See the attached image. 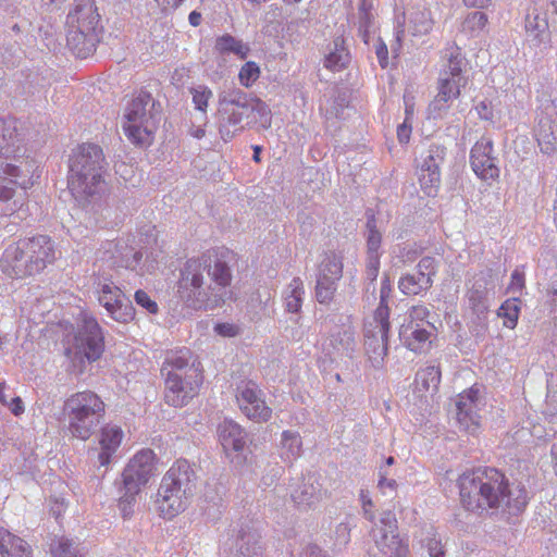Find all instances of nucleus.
<instances>
[{
	"instance_id": "nucleus-15",
	"label": "nucleus",
	"mask_w": 557,
	"mask_h": 557,
	"mask_svg": "<svg viewBox=\"0 0 557 557\" xmlns=\"http://www.w3.org/2000/svg\"><path fill=\"white\" fill-rule=\"evenodd\" d=\"M21 247L28 260L32 275L41 273L48 264L55 260V249L49 236L38 235L30 238L20 239Z\"/></svg>"
},
{
	"instance_id": "nucleus-13",
	"label": "nucleus",
	"mask_w": 557,
	"mask_h": 557,
	"mask_svg": "<svg viewBox=\"0 0 557 557\" xmlns=\"http://www.w3.org/2000/svg\"><path fill=\"white\" fill-rule=\"evenodd\" d=\"M481 387L478 384L458 395L456 401V419L459 429L468 434L475 435L481 429L482 417L479 413V399Z\"/></svg>"
},
{
	"instance_id": "nucleus-34",
	"label": "nucleus",
	"mask_w": 557,
	"mask_h": 557,
	"mask_svg": "<svg viewBox=\"0 0 557 557\" xmlns=\"http://www.w3.org/2000/svg\"><path fill=\"white\" fill-rule=\"evenodd\" d=\"M525 30L534 38H539L548 32V21L546 15L536 8L529 10L525 17Z\"/></svg>"
},
{
	"instance_id": "nucleus-64",
	"label": "nucleus",
	"mask_w": 557,
	"mask_h": 557,
	"mask_svg": "<svg viewBox=\"0 0 557 557\" xmlns=\"http://www.w3.org/2000/svg\"><path fill=\"white\" fill-rule=\"evenodd\" d=\"M202 16L198 11H191L188 15V22L191 26L197 27L201 24Z\"/></svg>"
},
{
	"instance_id": "nucleus-27",
	"label": "nucleus",
	"mask_w": 557,
	"mask_h": 557,
	"mask_svg": "<svg viewBox=\"0 0 557 557\" xmlns=\"http://www.w3.org/2000/svg\"><path fill=\"white\" fill-rule=\"evenodd\" d=\"M0 555L1 557H33L28 543L0 527Z\"/></svg>"
},
{
	"instance_id": "nucleus-11",
	"label": "nucleus",
	"mask_w": 557,
	"mask_h": 557,
	"mask_svg": "<svg viewBox=\"0 0 557 557\" xmlns=\"http://www.w3.org/2000/svg\"><path fill=\"white\" fill-rule=\"evenodd\" d=\"M97 293L99 302L113 320L120 323H129L134 320L135 308L121 288L114 285L111 280L99 281Z\"/></svg>"
},
{
	"instance_id": "nucleus-2",
	"label": "nucleus",
	"mask_w": 557,
	"mask_h": 557,
	"mask_svg": "<svg viewBox=\"0 0 557 557\" xmlns=\"http://www.w3.org/2000/svg\"><path fill=\"white\" fill-rule=\"evenodd\" d=\"M203 264L200 260L191 259L185 264L178 283V295L186 306L199 309H213L224 302L226 287L231 284L232 275L226 263L218 259L209 275L215 287H202Z\"/></svg>"
},
{
	"instance_id": "nucleus-32",
	"label": "nucleus",
	"mask_w": 557,
	"mask_h": 557,
	"mask_svg": "<svg viewBox=\"0 0 557 557\" xmlns=\"http://www.w3.org/2000/svg\"><path fill=\"white\" fill-rule=\"evenodd\" d=\"M343 263L342 260L335 255H330L324 258L319 268V278L326 282L335 283L342 277Z\"/></svg>"
},
{
	"instance_id": "nucleus-42",
	"label": "nucleus",
	"mask_w": 557,
	"mask_h": 557,
	"mask_svg": "<svg viewBox=\"0 0 557 557\" xmlns=\"http://www.w3.org/2000/svg\"><path fill=\"white\" fill-rule=\"evenodd\" d=\"M190 94L193 96V103L195 104V108L206 113L209 101L212 98L211 89L207 86L200 85L190 88Z\"/></svg>"
},
{
	"instance_id": "nucleus-57",
	"label": "nucleus",
	"mask_w": 557,
	"mask_h": 557,
	"mask_svg": "<svg viewBox=\"0 0 557 557\" xmlns=\"http://www.w3.org/2000/svg\"><path fill=\"white\" fill-rule=\"evenodd\" d=\"M375 53H376L380 65L382 67H386L388 64V49H387V46L383 41H380L375 46Z\"/></svg>"
},
{
	"instance_id": "nucleus-23",
	"label": "nucleus",
	"mask_w": 557,
	"mask_h": 557,
	"mask_svg": "<svg viewBox=\"0 0 557 557\" xmlns=\"http://www.w3.org/2000/svg\"><path fill=\"white\" fill-rule=\"evenodd\" d=\"M465 86L466 85H463V83L455 81L454 78L440 76L437 94L429 106L430 114L433 115V117H437L443 110H447L449 108V102L460 96L461 87Z\"/></svg>"
},
{
	"instance_id": "nucleus-31",
	"label": "nucleus",
	"mask_w": 557,
	"mask_h": 557,
	"mask_svg": "<svg viewBox=\"0 0 557 557\" xmlns=\"http://www.w3.org/2000/svg\"><path fill=\"white\" fill-rule=\"evenodd\" d=\"M349 54L344 47V39L338 37L334 40V50L331 51L324 60L326 69L337 72L346 67Z\"/></svg>"
},
{
	"instance_id": "nucleus-54",
	"label": "nucleus",
	"mask_w": 557,
	"mask_h": 557,
	"mask_svg": "<svg viewBox=\"0 0 557 557\" xmlns=\"http://www.w3.org/2000/svg\"><path fill=\"white\" fill-rule=\"evenodd\" d=\"M214 330L219 335L225 337H234L239 332L238 326L232 323H218Z\"/></svg>"
},
{
	"instance_id": "nucleus-47",
	"label": "nucleus",
	"mask_w": 557,
	"mask_h": 557,
	"mask_svg": "<svg viewBox=\"0 0 557 557\" xmlns=\"http://www.w3.org/2000/svg\"><path fill=\"white\" fill-rule=\"evenodd\" d=\"M135 301L138 306L146 309L149 313H157L158 312V305L157 302L151 299V297L143 289H138L135 293Z\"/></svg>"
},
{
	"instance_id": "nucleus-55",
	"label": "nucleus",
	"mask_w": 557,
	"mask_h": 557,
	"mask_svg": "<svg viewBox=\"0 0 557 557\" xmlns=\"http://www.w3.org/2000/svg\"><path fill=\"white\" fill-rule=\"evenodd\" d=\"M468 299L474 310H480L484 306V293L475 289H471L468 293Z\"/></svg>"
},
{
	"instance_id": "nucleus-18",
	"label": "nucleus",
	"mask_w": 557,
	"mask_h": 557,
	"mask_svg": "<svg viewBox=\"0 0 557 557\" xmlns=\"http://www.w3.org/2000/svg\"><path fill=\"white\" fill-rule=\"evenodd\" d=\"M0 270L8 277L13 280H23L32 275L28 267V260L24 253L21 242L17 240L9 245L0 259Z\"/></svg>"
},
{
	"instance_id": "nucleus-21",
	"label": "nucleus",
	"mask_w": 557,
	"mask_h": 557,
	"mask_svg": "<svg viewBox=\"0 0 557 557\" xmlns=\"http://www.w3.org/2000/svg\"><path fill=\"white\" fill-rule=\"evenodd\" d=\"M123 440L124 431L119 425L108 423L100 429L98 435V461L101 467H107L111 463Z\"/></svg>"
},
{
	"instance_id": "nucleus-43",
	"label": "nucleus",
	"mask_w": 557,
	"mask_h": 557,
	"mask_svg": "<svg viewBox=\"0 0 557 557\" xmlns=\"http://www.w3.org/2000/svg\"><path fill=\"white\" fill-rule=\"evenodd\" d=\"M440 76L454 78L455 81L463 83V85L467 84V79L462 76V60L458 55L449 59L448 69L444 70Z\"/></svg>"
},
{
	"instance_id": "nucleus-10",
	"label": "nucleus",
	"mask_w": 557,
	"mask_h": 557,
	"mask_svg": "<svg viewBox=\"0 0 557 557\" xmlns=\"http://www.w3.org/2000/svg\"><path fill=\"white\" fill-rule=\"evenodd\" d=\"M236 403L240 411L255 422H267L272 417V409L262 397L257 383L251 380H240L236 385Z\"/></svg>"
},
{
	"instance_id": "nucleus-44",
	"label": "nucleus",
	"mask_w": 557,
	"mask_h": 557,
	"mask_svg": "<svg viewBox=\"0 0 557 557\" xmlns=\"http://www.w3.org/2000/svg\"><path fill=\"white\" fill-rule=\"evenodd\" d=\"M220 102L221 104L234 106L242 109H246L248 107L247 95L239 89L231 90L221 98Z\"/></svg>"
},
{
	"instance_id": "nucleus-7",
	"label": "nucleus",
	"mask_w": 557,
	"mask_h": 557,
	"mask_svg": "<svg viewBox=\"0 0 557 557\" xmlns=\"http://www.w3.org/2000/svg\"><path fill=\"white\" fill-rule=\"evenodd\" d=\"M104 351V336L98 321L83 313L77 330L64 339V352L72 361L94 362Z\"/></svg>"
},
{
	"instance_id": "nucleus-9",
	"label": "nucleus",
	"mask_w": 557,
	"mask_h": 557,
	"mask_svg": "<svg viewBox=\"0 0 557 557\" xmlns=\"http://www.w3.org/2000/svg\"><path fill=\"white\" fill-rule=\"evenodd\" d=\"M189 375L169 373L165 376L164 400L168 405L181 408L194 398L202 384L203 376L199 369H188Z\"/></svg>"
},
{
	"instance_id": "nucleus-59",
	"label": "nucleus",
	"mask_w": 557,
	"mask_h": 557,
	"mask_svg": "<svg viewBox=\"0 0 557 557\" xmlns=\"http://www.w3.org/2000/svg\"><path fill=\"white\" fill-rule=\"evenodd\" d=\"M162 11H174L178 9L185 0H153Z\"/></svg>"
},
{
	"instance_id": "nucleus-39",
	"label": "nucleus",
	"mask_w": 557,
	"mask_h": 557,
	"mask_svg": "<svg viewBox=\"0 0 557 557\" xmlns=\"http://www.w3.org/2000/svg\"><path fill=\"white\" fill-rule=\"evenodd\" d=\"M261 71L259 65L253 61L246 62L239 70V83L246 87H251L260 77Z\"/></svg>"
},
{
	"instance_id": "nucleus-40",
	"label": "nucleus",
	"mask_w": 557,
	"mask_h": 557,
	"mask_svg": "<svg viewBox=\"0 0 557 557\" xmlns=\"http://www.w3.org/2000/svg\"><path fill=\"white\" fill-rule=\"evenodd\" d=\"M51 553L53 557H83L73 543L65 539L60 537L51 545Z\"/></svg>"
},
{
	"instance_id": "nucleus-6",
	"label": "nucleus",
	"mask_w": 557,
	"mask_h": 557,
	"mask_svg": "<svg viewBox=\"0 0 557 557\" xmlns=\"http://www.w3.org/2000/svg\"><path fill=\"white\" fill-rule=\"evenodd\" d=\"M157 465L158 457L151 448H141L128 460L122 473L125 493L119 502L124 518L132 513L136 496L156 475Z\"/></svg>"
},
{
	"instance_id": "nucleus-46",
	"label": "nucleus",
	"mask_w": 557,
	"mask_h": 557,
	"mask_svg": "<svg viewBox=\"0 0 557 557\" xmlns=\"http://www.w3.org/2000/svg\"><path fill=\"white\" fill-rule=\"evenodd\" d=\"M335 292V283L326 282L325 280L318 278L317 282V299L321 304L329 302L334 295Z\"/></svg>"
},
{
	"instance_id": "nucleus-12",
	"label": "nucleus",
	"mask_w": 557,
	"mask_h": 557,
	"mask_svg": "<svg viewBox=\"0 0 557 557\" xmlns=\"http://www.w3.org/2000/svg\"><path fill=\"white\" fill-rule=\"evenodd\" d=\"M373 539L380 550L389 557H406L408 543L398 534L397 519L392 511H386L380 519V525L373 529Z\"/></svg>"
},
{
	"instance_id": "nucleus-52",
	"label": "nucleus",
	"mask_w": 557,
	"mask_h": 557,
	"mask_svg": "<svg viewBox=\"0 0 557 557\" xmlns=\"http://www.w3.org/2000/svg\"><path fill=\"white\" fill-rule=\"evenodd\" d=\"M388 473L382 467L379 471L377 487L382 493H386L387 490L396 491L397 482L394 479L387 478Z\"/></svg>"
},
{
	"instance_id": "nucleus-56",
	"label": "nucleus",
	"mask_w": 557,
	"mask_h": 557,
	"mask_svg": "<svg viewBox=\"0 0 557 557\" xmlns=\"http://www.w3.org/2000/svg\"><path fill=\"white\" fill-rule=\"evenodd\" d=\"M430 557H444L445 552L440 540L433 537L428 542Z\"/></svg>"
},
{
	"instance_id": "nucleus-5",
	"label": "nucleus",
	"mask_w": 557,
	"mask_h": 557,
	"mask_svg": "<svg viewBox=\"0 0 557 557\" xmlns=\"http://www.w3.org/2000/svg\"><path fill=\"white\" fill-rule=\"evenodd\" d=\"M67 45L73 52L85 58L91 52L100 28V15L92 0H75L66 17Z\"/></svg>"
},
{
	"instance_id": "nucleus-36",
	"label": "nucleus",
	"mask_w": 557,
	"mask_h": 557,
	"mask_svg": "<svg viewBox=\"0 0 557 557\" xmlns=\"http://www.w3.org/2000/svg\"><path fill=\"white\" fill-rule=\"evenodd\" d=\"M520 314V300L510 298L503 302L499 308L498 315L504 318V326L515 329Z\"/></svg>"
},
{
	"instance_id": "nucleus-53",
	"label": "nucleus",
	"mask_w": 557,
	"mask_h": 557,
	"mask_svg": "<svg viewBox=\"0 0 557 557\" xmlns=\"http://www.w3.org/2000/svg\"><path fill=\"white\" fill-rule=\"evenodd\" d=\"M467 23L470 25L472 29L474 28H483L487 23V16L485 13L475 11L467 17Z\"/></svg>"
},
{
	"instance_id": "nucleus-37",
	"label": "nucleus",
	"mask_w": 557,
	"mask_h": 557,
	"mask_svg": "<svg viewBox=\"0 0 557 557\" xmlns=\"http://www.w3.org/2000/svg\"><path fill=\"white\" fill-rule=\"evenodd\" d=\"M366 243L367 252H380L382 234L376 227V219L373 213L367 220Z\"/></svg>"
},
{
	"instance_id": "nucleus-25",
	"label": "nucleus",
	"mask_w": 557,
	"mask_h": 557,
	"mask_svg": "<svg viewBox=\"0 0 557 557\" xmlns=\"http://www.w3.org/2000/svg\"><path fill=\"white\" fill-rule=\"evenodd\" d=\"M218 437L226 453L240 451L246 444L245 431L239 424L232 420H224L219 424Z\"/></svg>"
},
{
	"instance_id": "nucleus-63",
	"label": "nucleus",
	"mask_w": 557,
	"mask_h": 557,
	"mask_svg": "<svg viewBox=\"0 0 557 557\" xmlns=\"http://www.w3.org/2000/svg\"><path fill=\"white\" fill-rule=\"evenodd\" d=\"M411 134V127L404 122L397 127V137L400 143H408Z\"/></svg>"
},
{
	"instance_id": "nucleus-28",
	"label": "nucleus",
	"mask_w": 557,
	"mask_h": 557,
	"mask_svg": "<svg viewBox=\"0 0 557 557\" xmlns=\"http://www.w3.org/2000/svg\"><path fill=\"white\" fill-rule=\"evenodd\" d=\"M441 369L438 367L430 366L418 371L414 380V388L423 396L425 394H435L441 384Z\"/></svg>"
},
{
	"instance_id": "nucleus-20",
	"label": "nucleus",
	"mask_w": 557,
	"mask_h": 557,
	"mask_svg": "<svg viewBox=\"0 0 557 557\" xmlns=\"http://www.w3.org/2000/svg\"><path fill=\"white\" fill-rule=\"evenodd\" d=\"M161 482L194 494L197 482L194 465L184 458L176 459L165 472Z\"/></svg>"
},
{
	"instance_id": "nucleus-45",
	"label": "nucleus",
	"mask_w": 557,
	"mask_h": 557,
	"mask_svg": "<svg viewBox=\"0 0 557 557\" xmlns=\"http://www.w3.org/2000/svg\"><path fill=\"white\" fill-rule=\"evenodd\" d=\"M398 288L407 296H416L423 292L420 284L413 277V274H406L401 276L398 282Z\"/></svg>"
},
{
	"instance_id": "nucleus-38",
	"label": "nucleus",
	"mask_w": 557,
	"mask_h": 557,
	"mask_svg": "<svg viewBox=\"0 0 557 557\" xmlns=\"http://www.w3.org/2000/svg\"><path fill=\"white\" fill-rule=\"evenodd\" d=\"M302 294V282L299 278H294L289 284V294L285 297L287 311L296 313L300 310Z\"/></svg>"
},
{
	"instance_id": "nucleus-48",
	"label": "nucleus",
	"mask_w": 557,
	"mask_h": 557,
	"mask_svg": "<svg viewBox=\"0 0 557 557\" xmlns=\"http://www.w3.org/2000/svg\"><path fill=\"white\" fill-rule=\"evenodd\" d=\"M380 252H367V275L371 281L376 280L380 271Z\"/></svg>"
},
{
	"instance_id": "nucleus-19",
	"label": "nucleus",
	"mask_w": 557,
	"mask_h": 557,
	"mask_svg": "<svg viewBox=\"0 0 557 557\" xmlns=\"http://www.w3.org/2000/svg\"><path fill=\"white\" fill-rule=\"evenodd\" d=\"M158 112L146 115L144 119H136L133 122L134 129L131 127V122L122 121V128L127 139L137 147H149L154 140V134L158 129L159 117Z\"/></svg>"
},
{
	"instance_id": "nucleus-60",
	"label": "nucleus",
	"mask_w": 557,
	"mask_h": 557,
	"mask_svg": "<svg viewBox=\"0 0 557 557\" xmlns=\"http://www.w3.org/2000/svg\"><path fill=\"white\" fill-rule=\"evenodd\" d=\"M355 343L354 331L351 326H348L344 330L343 337L339 339L338 344L343 346L345 349L350 348Z\"/></svg>"
},
{
	"instance_id": "nucleus-49",
	"label": "nucleus",
	"mask_w": 557,
	"mask_h": 557,
	"mask_svg": "<svg viewBox=\"0 0 557 557\" xmlns=\"http://www.w3.org/2000/svg\"><path fill=\"white\" fill-rule=\"evenodd\" d=\"M417 268L421 274L428 275L433 278V276L437 272V262L432 257H424L419 261Z\"/></svg>"
},
{
	"instance_id": "nucleus-3",
	"label": "nucleus",
	"mask_w": 557,
	"mask_h": 557,
	"mask_svg": "<svg viewBox=\"0 0 557 557\" xmlns=\"http://www.w3.org/2000/svg\"><path fill=\"white\" fill-rule=\"evenodd\" d=\"M104 154L100 146L85 143L72 153L69 171V189L76 199L97 193L102 182Z\"/></svg>"
},
{
	"instance_id": "nucleus-24",
	"label": "nucleus",
	"mask_w": 557,
	"mask_h": 557,
	"mask_svg": "<svg viewBox=\"0 0 557 557\" xmlns=\"http://www.w3.org/2000/svg\"><path fill=\"white\" fill-rule=\"evenodd\" d=\"M557 123L546 113H541L537 116V122L534 126V137L540 147L541 152L547 156L557 152Z\"/></svg>"
},
{
	"instance_id": "nucleus-33",
	"label": "nucleus",
	"mask_w": 557,
	"mask_h": 557,
	"mask_svg": "<svg viewBox=\"0 0 557 557\" xmlns=\"http://www.w3.org/2000/svg\"><path fill=\"white\" fill-rule=\"evenodd\" d=\"M409 26L413 36L425 35L432 29L431 14L425 9L409 12Z\"/></svg>"
},
{
	"instance_id": "nucleus-62",
	"label": "nucleus",
	"mask_w": 557,
	"mask_h": 557,
	"mask_svg": "<svg viewBox=\"0 0 557 557\" xmlns=\"http://www.w3.org/2000/svg\"><path fill=\"white\" fill-rule=\"evenodd\" d=\"M413 277L420 284V287L422 288L423 292H426L429 288H431L433 283L432 277L421 274L419 271L417 272V274H413Z\"/></svg>"
},
{
	"instance_id": "nucleus-51",
	"label": "nucleus",
	"mask_w": 557,
	"mask_h": 557,
	"mask_svg": "<svg viewBox=\"0 0 557 557\" xmlns=\"http://www.w3.org/2000/svg\"><path fill=\"white\" fill-rule=\"evenodd\" d=\"M525 285L524 270L522 268H516L510 277L509 289L515 292H521Z\"/></svg>"
},
{
	"instance_id": "nucleus-30",
	"label": "nucleus",
	"mask_w": 557,
	"mask_h": 557,
	"mask_svg": "<svg viewBox=\"0 0 557 557\" xmlns=\"http://www.w3.org/2000/svg\"><path fill=\"white\" fill-rule=\"evenodd\" d=\"M214 48L221 54L232 52L242 60L247 58L250 50L247 45L228 34L216 38Z\"/></svg>"
},
{
	"instance_id": "nucleus-58",
	"label": "nucleus",
	"mask_w": 557,
	"mask_h": 557,
	"mask_svg": "<svg viewBox=\"0 0 557 557\" xmlns=\"http://www.w3.org/2000/svg\"><path fill=\"white\" fill-rule=\"evenodd\" d=\"M360 499H361V503H362V509L364 511V515L367 516V518L370 521H373L374 520V513L371 510V508L373 507V503H372L371 498L369 497V495L364 491H361Z\"/></svg>"
},
{
	"instance_id": "nucleus-8",
	"label": "nucleus",
	"mask_w": 557,
	"mask_h": 557,
	"mask_svg": "<svg viewBox=\"0 0 557 557\" xmlns=\"http://www.w3.org/2000/svg\"><path fill=\"white\" fill-rule=\"evenodd\" d=\"M429 309L423 305L410 308L408 320L400 326L399 337L405 347L414 352H424L431 348L435 326L428 320Z\"/></svg>"
},
{
	"instance_id": "nucleus-4",
	"label": "nucleus",
	"mask_w": 557,
	"mask_h": 557,
	"mask_svg": "<svg viewBox=\"0 0 557 557\" xmlns=\"http://www.w3.org/2000/svg\"><path fill=\"white\" fill-rule=\"evenodd\" d=\"M107 405L96 392L85 389L71 394L63 404L67 430L75 438L87 441L104 419Z\"/></svg>"
},
{
	"instance_id": "nucleus-26",
	"label": "nucleus",
	"mask_w": 557,
	"mask_h": 557,
	"mask_svg": "<svg viewBox=\"0 0 557 557\" xmlns=\"http://www.w3.org/2000/svg\"><path fill=\"white\" fill-rule=\"evenodd\" d=\"M156 102L148 92H139L126 104L123 113L122 121H128L131 124L136 122V119H144L146 115L157 113ZM134 129V125H131Z\"/></svg>"
},
{
	"instance_id": "nucleus-16",
	"label": "nucleus",
	"mask_w": 557,
	"mask_h": 557,
	"mask_svg": "<svg viewBox=\"0 0 557 557\" xmlns=\"http://www.w3.org/2000/svg\"><path fill=\"white\" fill-rule=\"evenodd\" d=\"M445 157V147L431 145L428 154L417 168L418 182L428 196H435L441 185L440 162Z\"/></svg>"
},
{
	"instance_id": "nucleus-35",
	"label": "nucleus",
	"mask_w": 557,
	"mask_h": 557,
	"mask_svg": "<svg viewBox=\"0 0 557 557\" xmlns=\"http://www.w3.org/2000/svg\"><path fill=\"white\" fill-rule=\"evenodd\" d=\"M391 292H392V286H391L389 280L386 277L382 282V286H381L380 305L375 309L374 314H373L374 321H381L384 324V326H383L384 332H386L387 321H389V314H391V310L388 308V298H389Z\"/></svg>"
},
{
	"instance_id": "nucleus-14",
	"label": "nucleus",
	"mask_w": 557,
	"mask_h": 557,
	"mask_svg": "<svg viewBox=\"0 0 557 557\" xmlns=\"http://www.w3.org/2000/svg\"><path fill=\"white\" fill-rule=\"evenodd\" d=\"M470 165L482 181L495 182L499 178L500 170L490 138L483 137L473 145L470 151Z\"/></svg>"
},
{
	"instance_id": "nucleus-61",
	"label": "nucleus",
	"mask_w": 557,
	"mask_h": 557,
	"mask_svg": "<svg viewBox=\"0 0 557 557\" xmlns=\"http://www.w3.org/2000/svg\"><path fill=\"white\" fill-rule=\"evenodd\" d=\"M4 405L9 407L14 416H20L24 412V405L21 397L18 396L12 398L10 403L8 401V404Z\"/></svg>"
},
{
	"instance_id": "nucleus-50",
	"label": "nucleus",
	"mask_w": 557,
	"mask_h": 557,
	"mask_svg": "<svg viewBox=\"0 0 557 557\" xmlns=\"http://www.w3.org/2000/svg\"><path fill=\"white\" fill-rule=\"evenodd\" d=\"M479 117L484 121H493L494 120V107L492 101L485 99L480 101L474 107Z\"/></svg>"
},
{
	"instance_id": "nucleus-17",
	"label": "nucleus",
	"mask_w": 557,
	"mask_h": 557,
	"mask_svg": "<svg viewBox=\"0 0 557 557\" xmlns=\"http://www.w3.org/2000/svg\"><path fill=\"white\" fill-rule=\"evenodd\" d=\"M193 495L161 482L156 500L157 510L164 519H172L187 508Z\"/></svg>"
},
{
	"instance_id": "nucleus-22",
	"label": "nucleus",
	"mask_w": 557,
	"mask_h": 557,
	"mask_svg": "<svg viewBox=\"0 0 557 557\" xmlns=\"http://www.w3.org/2000/svg\"><path fill=\"white\" fill-rule=\"evenodd\" d=\"M383 326L384 324L381 321L373 320L368 324L366 331V350L369 358L374 362L383 360L387 354L391 322L387 321L386 332H384Z\"/></svg>"
},
{
	"instance_id": "nucleus-29",
	"label": "nucleus",
	"mask_w": 557,
	"mask_h": 557,
	"mask_svg": "<svg viewBox=\"0 0 557 557\" xmlns=\"http://www.w3.org/2000/svg\"><path fill=\"white\" fill-rule=\"evenodd\" d=\"M191 357V352L189 349L184 348L178 351H172L168 355L165 361L163 362L161 372L163 375L168 376L169 373L180 374L178 372L185 371V375H189L188 372V363ZM190 369H195L191 367Z\"/></svg>"
},
{
	"instance_id": "nucleus-41",
	"label": "nucleus",
	"mask_w": 557,
	"mask_h": 557,
	"mask_svg": "<svg viewBox=\"0 0 557 557\" xmlns=\"http://www.w3.org/2000/svg\"><path fill=\"white\" fill-rule=\"evenodd\" d=\"M282 446L286 449V457L295 458L300 454L301 440L300 436L290 431H284L282 434Z\"/></svg>"
},
{
	"instance_id": "nucleus-1",
	"label": "nucleus",
	"mask_w": 557,
	"mask_h": 557,
	"mask_svg": "<svg viewBox=\"0 0 557 557\" xmlns=\"http://www.w3.org/2000/svg\"><path fill=\"white\" fill-rule=\"evenodd\" d=\"M459 495L462 506L474 512L498 508L505 504L513 507L509 497L508 480L495 468L483 467L466 472L458 479ZM515 507L527 505V494L520 490Z\"/></svg>"
}]
</instances>
